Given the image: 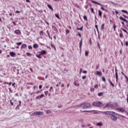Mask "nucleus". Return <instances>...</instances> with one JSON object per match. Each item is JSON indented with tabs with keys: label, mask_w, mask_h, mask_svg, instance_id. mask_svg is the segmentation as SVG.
<instances>
[{
	"label": "nucleus",
	"mask_w": 128,
	"mask_h": 128,
	"mask_svg": "<svg viewBox=\"0 0 128 128\" xmlns=\"http://www.w3.org/2000/svg\"><path fill=\"white\" fill-rule=\"evenodd\" d=\"M102 112V114H107V116H110V118L112 122H116L118 120V117H116L114 114H116V112L112 111H105V112Z\"/></svg>",
	"instance_id": "f257e3e1"
},
{
	"label": "nucleus",
	"mask_w": 128,
	"mask_h": 128,
	"mask_svg": "<svg viewBox=\"0 0 128 128\" xmlns=\"http://www.w3.org/2000/svg\"><path fill=\"white\" fill-rule=\"evenodd\" d=\"M78 107L82 108L83 110H86V108H92V105L86 102H84L78 105Z\"/></svg>",
	"instance_id": "f03ea898"
},
{
	"label": "nucleus",
	"mask_w": 128,
	"mask_h": 128,
	"mask_svg": "<svg viewBox=\"0 0 128 128\" xmlns=\"http://www.w3.org/2000/svg\"><path fill=\"white\" fill-rule=\"evenodd\" d=\"M92 106L100 108L102 106V103L100 102H94L92 103Z\"/></svg>",
	"instance_id": "7ed1b4c3"
},
{
	"label": "nucleus",
	"mask_w": 128,
	"mask_h": 128,
	"mask_svg": "<svg viewBox=\"0 0 128 128\" xmlns=\"http://www.w3.org/2000/svg\"><path fill=\"white\" fill-rule=\"evenodd\" d=\"M116 110L118 112H126V111L123 108H116Z\"/></svg>",
	"instance_id": "20e7f679"
},
{
	"label": "nucleus",
	"mask_w": 128,
	"mask_h": 128,
	"mask_svg": "<svg viewBox=\"0 0 128 128\" xmlns=\"http://www.w3.org/2000/svg\"><path fill=\"white\" fill-rule=\"evenodd\" d=\"M108 106H110V108H114V106L113 104H110V103H107L106 106H104V108H108Z\"/></svg>",
	"instance_id": "39448f33"
},
{
	"label": "nucleus",
	"mask_w": 128,
	"mask_h": 128,
	"mask_svg": "<svg viewBox=\"0 0 128 128\" xmlns=\"http://www.w3.org/2000/svg\"><path fill=\"white\" fill-rule=\"evenodd\" d=\"M44 98V94H42L41 95L36 96V100H40V98Z\"/></svg>",
	"instance_id": "423d86ee"
},
{
	"label": "nucleus",
	"mask_w": 128,
	"mask_h": 128,
	"mask_svg": "<svg viewBox=\"0 0 128 128\" xmlns=\"http://www.w3.org/2000/svg\"><path fill=\"white\" fill-rule=\"evenodd\" d=\"M40 56H44V54H46V50H42V51L39 52Z\"/></svg>",
	"instance_id": "0eeeda50"
},
{
	"label": "nucleus",
	"mask_w": 128,
	"mask_h": 128,
	"mask_svg": "<svg viewBox=\"0 0 128 128\" xmlns=\"http://www.w3.org/2000/svg\"><path fill=\"white\" fill-rule=\"evenodd\" d=\"M10 54L12 58H14V56H16V54L14 52H10Z\"/></svg>",
	"instance_id": "6e6552de"
},
{
	"label": "nucleus",
	"mask_w": 128,
	"mask_h": 128,
	"mask_svg": "<svg viewBox=\"0 0 128 128\" xmlns=\"http://www.w3.org/2000/svg\"><path fill=\"white\" fill-rule=\"evenodd\" d=\"M14 34H21L22 32H20V30H17L14 31Z\"/></svg>",
	"instance_id": "1a4fd4ad"
},
{
	"label": "nucleus",
	"mask_w": 128,
	"mask_h": 128,
	"mask_svg": "<svg viewBox=\"0 0 128 128\" xmlns=\"http://www.w3.org/2000/svg\"><path fill=\"white\" fill-rule=\"evenodd\" d=\"M119 18L120 20H123V22H126L127 24L128 23V20H126V18H124L122 16H120Z\"/></svg>",
	"instance_id": "9d476101"
},
{
	"label": "nucleus",
	"mask_w": 128,
	"mask_h": 128,
	"mask_svg": "<svg viewBox=\"0 0 128 128\" xmlns=\"http://www.w3.org/2000/svg\"><path fill=\"white\" fill-rule=\"evenodd\" d=\"M91 2H92V4H98V6H103V5L100 4V3L94 0H92Z\"/></svg>",
	"instance_id": "9b49d317"
},
{
	"label": "nucleus",
	"mask_w": 128,
	"mask_h": 128,
	"mask_svg": "<svg viewBox=\"0 0 128 128\" xmlns=\"http://www.w3.org/2000/svg\"><path fill=\"white\" fill-rule=\"evenodd\" d=\"M82 39H81L80 42V50H82Z\"/></svg>",
	"instance_id": "f8f14e48"
},
{
	"label": "nucleus",
	"mask_w": 128,
	"mask_h": 128,
	"mask_svg": "<svg viewBox=\"0 0 128 128\" xmlns=\"http://www.w3.org/2000/svg\"><path fill=\"white\" fill-rule=\"evenodd\" d=\"M115 76L116 78V82H118V72H116L115 73Z\"/></svg>",
	"instance_id": "ddd939ff"
},
{
	"label": "nucleus",
	"mask_w": 128,
	"mask_h": 128,
	"mask_svg": "<svg viewBox=\"0 0 128 128\" xmlns=\"http://www.w3.org/2000/svg\"><path fill=\"white\" fill-rule=\"evenodd\" d=\"M40 36H46V33L42 31H40Z\"/></svg>",
	"instance_id": "4468645a"
},
{
	"label": "nucleus",
	"mask_w": 128,
	"mask_h": 128,
	"mask_svg": "<svg viewBox=\"0 0 128 128\" xmlns=\"http://www.w3.org/2000/svg\"><path fill=\"white\" fill-rule=\"evenodd\" d=\"M96 74H97V76H102V72H100L96 71Z\"/></svg>",
	"instance_id": "2eb2a0df"
},
{
	"label": "nucleus",
	"mask_w": 128,
	"mask_h": 128,
	"mask_svg": "<svg viewBox=\"0 0 128 128\" xmlns=\"http://www.w3.org/2000/svg\"><path fill=\"white\" fill-rule=\"evenodd\" d=\"M46 34H48V36L49 38H50L52 40V37H50V34L48 32V30H47L46 31Z\"/></svg>",
	"instance_id": "dca6fc26"
},
{
	"label": "nucleus",
	"mask_w": 128,
	"mask_h": 128,
	"mask_svg": "<svg viewBox=\"0 0 128 128\" xmlns=\"http://www.w3.org/2000/svg\"><path fill=\"white\" fill-rule=\"evenodd\" d=\"M34 48H38V45L36 44H35L33 45Z\"/></svg>",
	"instance_id": "f3484780"
},
{
	"label": "nucleus",
	"mask_w": 128,
	"mask_h": 128,
	"mask_svg": "<svg viewBox=\"0 0 128 128\" xmlns=\"http://www.w3.org/2000/svg\"><path fill=\"white\" fill-rule=\"evenodd\" d=\"M47 6L48 8H50V10H54V8H52V7L50 6V4H48Z\"/></svg>",
	"instance_id": "a211bd4d"
},
{
	"label": "nucleus",
	"mask_w": 128,
	"mask_h": 128,
	"mask_svg": "<svg viewBox=\"0 0 128 128\" xmlns=\"http://www.w3.org/2000/svg\"><path fill=\"white\" fill-rule=\"evenodd\" d=\"M96 126H102V123L101 122H99L96 124Z\"/></svg>",
	"instance_id": "6ab92c4d"
},
{
	"label": "nucleus",
	"mask_w": 128,
	"mask_h": 128,
	"mask_svg": "<svg viewBox=\"0 0 128 128\" xmlns=\"http://www.w3.org/2000/svg\"><path fill=\"white\" fill-rule=\"evenodd\" d=\"M108 80V82H110V84L111 86H112L113 88H114V84H112V81H110V80Z\"/></svg>",
	"instance_id": "aec40b11"
},
{
	"label": "nucleus",
	"mask_w": 128,
	"mask_h": 128,
	"mask_svg": "<svg viewBox=\"0 0 128 128\" xmlns=\"http://www.w3.org/2000/svg\"><path fill=\"white\" fill-rule=\"evenodd\" d=\"M21 48H26V44H23L21 46Z\"/></svg>",
	"instance_id": "412c9836"
},
{
	"label": "nucleus",
	"mask_w": 128,
	"mask_h": 128,
	"mask_svg": "<svg viewBox=\"0 0 128 128\" xmlns=\"http://www.w3.org/2000/svg\"><path fill=\"white\" fill-rule=\"evenodd\" d=\"M98 16H100V18H102V11H100V10H98Z\"/></svg>",
	"instance_id": "4be33fe9"
},
{
	"label": "nucleus",
	"mask_w": 128,
	"mask_h": 128,
	"mask_svg": "<svg viewBox=\"0 0 128 128\" xmlns=\"http://www.w3.org/2000/svg\"><path fill=\"white\" fill-rule=\"evenodd\" d=\"M38 116H44V112H38Z\"/></svg>",
	"instance_id": "5701e85b"
},
{
	"label": "nucleus",
	"mask_w": 128,
	"mask_h": 128,
	"mask_svg": "<svg viewBox=\"0 0 128 128\" xmlns=\"http://www.w3.org/2000/svg\"><path fill=\"white\" fill-rule=\"evenodd\" d=\"M18 102L19 104L16 107V109L18 108H20V104H22V101L20 100Z\"/></svg>",
	"instance_id": "b1692460"
},
{
	"label": "nucleus",
	"mask_w": 128,
	"mask_h": 128,
	"mask_svg": "<svg viewBox=\"0 0 128 128\" xmlns=\"http://www.w3.org/2000/svg\"><path fill=\"white\" fill-rule=\"evenodd\" d=\"M103 94H104L103 92H100L98 94V96H102Z\"/></svg>",
	"instance_id": "393cba45"
},
{
	"label": "nucleus",
	"mask_w": 128,
	"mask_h": 128,
	"mask_svg": "<svg viewBox=\"0 0 128 128\" xmlns=\"http://www.w3.org/2000/svg\"><path fill=\"white\" fill-rule=\"evenodd\" d=\"M104 24H102V25L101 26V30H104Z\"/></svg>",
	"instance_id": "a878e982"
},
{
	"label": "nucleus",
	"mask_w": 128,
	"mask_h": 128,
	"mask_svg": "<svg viewBox=\"0 0 128 128\" xmlns=\"http://www.w3.org/2000/svg\"><path fill=\"white\" fill-rule=\"evenodd\" d=\"M74 84L75 86H80V84L76 82H74Z\"/></svg>",
	"instance_id": "bb28decb"
},
{
	"label": "nucleus",
	"mask_w": 128,
	"mask_h": 128,
	"mask_svg": "<svg viewBox=\"0 0 128 128\" xmlns=\"http://www.w3.org/2000/svg\"><path fill=\"white\" fill-rule=\"evenodd\" d=\"M119 36L120 38H122V36H124V35L122 34V30H120V33L119 34Z\"/></svg>",
	"instance_id": "cd10ccee"
},
{
	"label": "nucleus",
	"mask_w": 128,
	"mask_h": 128,
	"mask_svg": "<svg viewBox=\"0 0 128 128\" xmlns=\"http://www.w3.org/2000/svg\"><path fill=\"white\" fill-rule=\"evenodd\" d=\"M116 116H122V118H126V116H124L120 114H116Z\"/></svg>",
	"instance_id": "c85d7f7f"
},
{
	"label": "nucleus",
	"mask_w": 128,
	"mask_h": 128,
	"mask_svg": "<svg viewBox=\"0 0 128 128\" xmlns=\"http://www.w3.org/2000/svg\"><path fill=\"white\" fill-rule=\"evenodd\" d=\"M55 16L57 18H58V20H60V16L58 14H55Z\"/></svg>",
	"instance_id": "c756f323"
},
{
	"label": "nucleus",
	"mask_w": 128,
	"mask_h": 128,
	"mask_svg": "<svg viewBox=\"0 0 128 128\" xmlns=\"http://www.w3.org/2000/svg\"><path fill=\"white\" fill-rule=\"evenodd\" d=\"M51 46L52 48H54V50H56V46H54V44H51Z\"/></svg>",
	"instance_id": "7c9ffc66"
},
{
	"label": "nucleus",
	"mask_w": 128,
	"mask_h": 128,
	"mask_svg": "<svg viewBox=\"0 0 128 128\" xmlns=\"http://www.w3.org/2000/svg\"><path fill=\"white\" fill-rule=\"evenodd\" d=\"M82 28H83L82 26L81 28H77L76 30H82Z\"/></svg>",
	"instance_id": "2f4dec72"
},
{
	"label": "nucleus",
	"mask_w": 128,
	"mask_h": 128,
	"mask_svg": "<svg viewBox=\"0 0 128 128\" xmlns=\"http://www.w3.org/2000/svg\"><path fill=\"white\" fill-rule=\"evenodd\" d=\"M52 28H53V30H58V28H56V26H54V25H52Z\"/></svg>",
	"instance_id": "473e14b6"
},
{
	"label": "nucleus",
	"mask_w": 128,
	"mask_h": 128,
	"mask_svg": "<svg viewBox=\"0 0 128 128\" xmlns=\"http://www.w3.org/2000/svg\"><path fill=\"white\" fill-rule=\"evenodd\" d=\"M16 44H17V46H20L21 44H22V42H16Z\"/></svg>",
	"instance_id": "72a5a7b5"
},
{
	"label": "nucleus",
	"mask_w": 128,
	"mask_h": 128,
	"mask_svg": "<svg viewBox=\"0 0 128 128\" xmlns=\"http://www.w3.org/2000/svg\"><path fill=\"white\" fill-rule=\"evenodd\" d=\"M83 18L84 20H88V17L86 16H84Z\"/></svg>",
	"instance_id": "f704fd0d"
},
{
	"label": "nucleus",
	"mask_w": 128,
	"mask_h": 128,
	"mask_svg": "<svg viewBox=\"0 0 128 128\" xmlns=\"http://www.w3.org/2000/svg\"><path fill=\"white\" fill-rule=\"evenodd\" d=\"M26 54L28 56H32V54L30 52H27Z\"/></svg>",
	"instance_id": "c9c22d12"
},
{
	"label": "nucleus",
	"mask_w": 128,
	"mask_h": 128,
	"mask_svg": "<svg viewBox=\"0 0 128 128\" xmlns=\"http://www.w3.org/2000/svg\"><path fill=\"white\" fill-rule=\"evenodd\" d=\"M122 30L124 32H126V34H128V31L126 29L122 28Z\"/></svg>",
	"instance_id": "e433bc0d"
},
{
	"label": "nucleus",
	"mask_w": 128,
	"mask_h": 128,
	"mask_svg": "<svg viewBox=\"0 0 128 128\" xmlns=\"http://www.w3.org/2000/svg\"><path fill=\"white\" fill-rule=\"evenodd\" d=\"M85 56H88V52L86 51Z\"/></svg>",
	"instance_id": "4c0bfd02"
},
{
	"label": "nucleus",
	"mask_w": 128,
	"mask_h": 128,
	"mask_svg": "<svg viewBox=\"0 0 128 128\" xmlns=\"http://www.w3.org/2000/svg\"><path fill=\"white\" fill-rule=\"evenodd\" d=\"M44 94H45V96H48V91H45L44 92Z\"/></svg>",
	"instance_id": "58836bf2"
},
{
	"label": "nucleus",
	"mask_w": 128,
	"mask_h": 128,
	"mask_svg": "<svg viewBox=\"0 0 128 128\" xmlns=\"http://www.w3.org/2000/svg\"><path fill=\"white\" fill-rule=\"evenodd\" d=\"M36 58H42V56H40V54L36 55Z\"/></svg>",
	"instance_id": "ea45409f"
},
{
	"label": "nucleus",
	"mask_w": 128,
	"mask_h": 128,
	"mask_svg": "<svg viewBox=\"0 0 128 128\" xmlns=\"http://www.w3.org/2000/svg\"><path fill=\"white\" fill-rule=\"evenodd\" d=\"M102 82H106V78H104V77H102Z\"/></svg>",
	"instance_id": "a19ab883"
},
{
	"label": "nucleus",
	"mask_w": 128,
	"mask_h": 128,
	"mask_svg": "<svg viewBox=\"0 0 128 128\" xmlns=\"http://www.w3.org/2000/svg\"><path fill=\"white\" fill-rule=\"evenodd\" d=\"M28 48V50H32V46H29Z\"/></svg>",
	"instance_id": "79ce46f5"
},
{
	"label": "nucleus",
	"mask_w": 128,
	"mask_h": 128,
	"mask_svg": "<svg viewBox=\"0 0 128 128\" xmlns=\"http://www.w3.org/2000/svg\"><path fill=\"white\" fill-rule=\"evenodd\" d=\"M104 18H106V20H108V16H106V14H104Z\"/></svg>",
	"instance_id": "37998d69"
},
{
	"label": "nucleus",
	"mask_w": 128,
	"mask_h": 128,
	"mask_svg": "<svg viewBox=\"0 0 128 128\" xmlns=\"http://www.w3.org/2000/svg\"><path fill=\"white\" fill-rule=\"evenodd\" d=\"M38 112H34V116H38Z\"/></svg>",
	"instance_id": "c03bdc74"
},
{
	"label": "nucleus",
	"mask_w": 128,
	"mask_h": 128,
	"mask_svg": "<svg viewBox=\"0 0 128 128\" xmlns=\"http://www.w3.org/2000/svg\"><path fill=\"white\" fill-rule=\"evenodd\" d=\"M94 88H98V84L94 85Z\"/></svg>",
	"instance_id": "a18cd8bd"
},
{
	"label": "nucleus",
	"mask_w": 128,
	"mask_h": 128,
	"mask_svg": "<svg viewBox=\"0 0 128 128\" xmlns=\"http://www.w3.org/2000/svg\"><path fill=\"white\" fill-rule=\"evenodd\" d=\"M70 34V30H66V34Z\"/></svg>",
	"instance_id": "49530a36"
},
{
	"label": "nucleus",
	"mask_w": 128,
	"mask_h": 128,
	"mask_svg": "<svg viewBox=\"0 0 128 128\" xmlns=\"http://www.w3.org/2000/svg\"><path fill=\"white\" fill-rule=\"evenodd\" d=\"M91 12L93 13L94 14V8H90Z\"/></svg>",
	"instance_id": "de8ad7c7"
},
{
	"label": "nucleus",
	"mask_w": 128,
	"mask_h": 128,
	"mask_svg": "<svg viewBox=\"0 0 128 128\" xmlns=\"http://www.w3.org/2000/svg\"><path fill=\"white\" fill-rule=\"evenodd\" d=\"M80 112H90V111H88V110H84V111L80 110Z\"/></svg>",
	"instance_id": "09e8293b"
},
{
	"label": "nucleus",
	"mask_w": 128,
	"mask_h": 128,
	"mask_svg": "<svg viewBox=\"0 0 128 128\" xmlns=\"http://www.w3.org/2000/svg\"><path fill=\"white\" fill-rule=\"evenodd\" d=\"M95 28L97 30V31L98 32V25L97 24L95 25Z\"/></svg>",
	"instance_id": "8fccbe9b"
},
{
	"label": "nucleus",
	"mask_w": 128,
	"mask_h": 128,
	"mask_svg": "<svg viewBox=\"0 0 128 128\" xmlns=\"http://www.w3.org/2000/svg\"><path fill=\"white\" fill-rule=\"evenodd\" d=\"M82 80H86V76H82Z\"/></svg>",
	"instance_id": "3c124183"
},
{
	"label": "nucleus",
	"mask_w": 128,
	"mask_h": 128,
	"mask_svg": "<svg viewBox=\"0 0 128 128\" xmlns=\"http://www.w3.org/2000/svg\"><path fill=\"white\" fill-rule=\"evenodd\" d=\"M10 102L11 106H14V103L12 102V100H10Z\"/></svg>",
	"instance_id": "603ef678"
},
{
	"label": "nucleus",
	"mask_w": 128,
	"mask_h": 128,
	"mask_svg": "<svg viewBox=\"0 0 128 128\" xmlns=\"http://www.w3.org/2000/svg\"><path fill=\"white\" fill-rule=\"evenodd\" d=\"M78 36H80V38H82V35L80 34L79 32H78Z\"/></svg>",
	"instance_id": "864d4df0"
},
{
	"label": "nucleus",
	"mask_w": 128,
	"mask_h": 128,
	"mask_svg": "<svg viewBox=\"0 0 128 128\" xmlns=\"http://www.w3.org/2000/svg\"><path fill=\"white\" fill-rule=\"evenodd\" d=\"M125 44L126 46H128V41H126V42H125Z\"/></svg>",
	"instance_id": "5fc2aeb1"
},
{
	"label": "nucleus",
	"mask_w": 128,
	"mask_h": 128,
	"mask_svg": "<svg viewBox=\"0 0 128 128\" xmlns=\"http://www.w3.org/2000/svg\"><path fill=\"white\" fill-rule=\"evenodd\" d=\"M90 92H94V88H92L91 89H90Z\"/></svg>",
	"instance_id": "6e6d98bb"
},
{
	"label": "nucleus",
	"mask_w": 128,
	"mask_h": 128,
	"mask_svg": "<svg viewBox=\"0 0 128 128\" xmlns=\"http://www.w3.org/2000/svg\"><path fill=\"white\" fill-rule=\"evenodd\" d=\"M113 28H114V32H116V25H114Z\"/></svg>",
	"instance_id": "4d7b16f0"
},
{
	"label": "nucleus",
	"mask_w": 128,
	"mask_h": 128,
	"mask_svg": "<svg viewBox=\"0 0 128 128\" xmlns=\"http://www.w3.org/2000/svg\"><path fill=\"white\" fill-rule=\"evenodd\" d=\"M30 72H34V70H32V68H30Z\"/></svg>",
	"instance_id": "13d9d810"
},
{
	"label": "nucleus",
	"mask_w": 128,
	"mask_h": 128,
	"mask_svg": "<svg viewBox=\"0 0 128 128\" xmlns=\"http://www.w3.org/2000/svg\"><path fill=\"white\" fill-rule=\"evenodd\" d=\"M120 54H122V50H120Z\"/></svg>",
	"instance_id": "bf43d9fd"
},
{
	"label": "nucleus",
	"mask_w": 128,
	"mask_h": 128,
	"mask_svg": "<svg viewBox=\"0 0 128 128\" xmlns=\"http://www.w3.org/2000/svg\"><path fill=\"white\" fill-rule=\"evenodd\" d=\"M99 68V66L98 65H97L96 66V70H98Z\"/></svg>",
	"instance_id": "052dcab7"
},
{
	"label": "nucleus",
	"mask_w": 128,
	"mask_h": 128,
	"mask_svg": "<svg viewBox=\"0 0 128 128\" xmlns=\"http://www.w3.org/2000/svg\"><path fill=\"white\" fill-rule=\"evenodd\" d=\"M8 90H10V92H12V89L10 88H8Z\"/></svg>",
	"instance_id": "680f3d73"
},
{
	"label": "nucleus",
	"mask_w": 128,
	"mask_h": 128,
	"mask_svg": "<svg viewBox=\"0 0 128 128\" xmlns=\"http://www.w3.org/2000/svg\"><path fill=\"white\" fill-rule=\"evenodd\" d=\"M12 22L13 24H14V26H16V22Z\"/></svg>",
	"instance_id": "e2e57ef3"
},
{
	"label": "nucleus",
	"mask_w": 128,
	"mask_h": 128,
	"mask_svg": "<svg viewBox=\"0 0 128 128\" xmlns=\"http://www.w3.org/2000/svg\"><path fill=\"white\" fill-rule=\"evenodd\" d=\"M42 88V85H40L39 86V88L40 90Z\"/></svg>",
	"instance_id": "0e129e2a"
},
{
	"label": "nucleus",
	"mask_w": 128,
	"mask_h": 128,
	"mask_svg": "<svg viewBox=\"0 0 128 128\" xmlns=\"http://www.w3.org/2000/svg\"><path fill=\"white\" fill-rule=\"evenodd\" d=\"M100 8H101V10H105L104 8V7H101Z\"/></svg>",
	"instance_id": "69168bd1"
},
{
	"label": "nucleus",
	"mask_w": 128,
	"mask_h": 128,
	"mask_svg": "<svg viewBox=\"0 0 128 128\" xmlns=\"http://www.w3.org/2000/svg\"><path fill=\"white\" fill-rule=\"evenodd\" d=\"M86 72H87V71H86V70L83 71V74H86Z\"/></svg>",
	"instance_id": "338daca9"
},
{
	"label": "nucleus",
	"mask_w": 128,
	"mask_h": 128,
	"mask_svg": "<svg viewBox=\"0 0 128 128\" xmlns=\"http://www.w3.org/2000/svg\"><path fill=\"white\" fill-rule=\"evenodd\" d=\"M26 2H30V0H26Z\"/></svg>",
	"instance_id": "774afa93"
}]
</instances>
